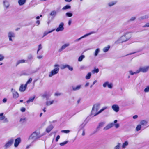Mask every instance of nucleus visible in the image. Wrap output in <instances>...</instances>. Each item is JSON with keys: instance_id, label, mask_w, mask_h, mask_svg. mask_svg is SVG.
Wrapping results in <instances>:
<instances>
[{"instance_id": "nucleus-1", "label": "nucleus", "mask_w": 149, "mask_h": 149, "mask_svg": "<svg viewBox=\"0 0 149 149\" xmlns=\"http://www.w3.org/2000/svg\"><path fill=\"white\" fill-rule=\"evenodd\" d=\"M100 103H97L93 105L91 112V115L93 116H95L107 108V107H103L98 112H97L98 110L100 107Z\"/></svg>"}, {"instance_id": "nucleus-2", "label": "nucleus", "mask_w": 149, "mask_h": 149, "mask_svg": "<svg viewBox=\"0 0 149 149\" xmlns=\"http://www.w3.org/2000/svg\"><path fill=\"white\" fill-rule=\"evenodd\" d=\"M43 135L40 134L39 131H36L33 132L29 136L28 140L33 142L36 140L38 139L41 137Z\"/></svg>"}, {"instance_id": "nucleus-3", "label": "nucleus", "mask_w": 149, "mask_h": 149, "mask_svg": "<svg viewBox=\"0 0 149 149\" xmlns=\"http://www.w3.org/2000/svg\"><path fill=\"white\" fill-rule=\"evenodd\" d=\"M59 65L57 64L54 65V69L50 72L49 74L48 77H51L54 75L57 74L59 70Z\"/></svg>"}, {"instance_id": "nucleus-4", "label": "nucleus", "mask_w": 149, "mask_h": 149, "mask_svg": "<svg viewBox=\"0 0 149 149\" xmlns=\"http://www.w3.org/2000/svg\"><path fill=\"white\" fill-rule=\"evenodd\" d=\"M14 141L13 138H11L7 141L3 146L4 149H8L13 144Z\"/></svg>"}, {"instance_id": "nucleus-5", "label": "nucleus", "mask_w": 149, "mask_h": 149, "mask_svg": "<svg viewBox=\"0 0 149 149\" xmlns=\"http://www.w3.org/2000/svg\"><path fill=\"white\" fill-rule=\"evenodd\" d=\"M149 69V66H146L143 67H140L138 69H137L138 73L141 72L143 73L147 72Z\"/></svg>"}, {"instance_id": "nucleus-6", "label": "nucleus", "mask_w": 149, "mask_h": 149, "mask_svg": "<svg viewBox=\"0 0 149 149\" xmlns=\"http://www.w3.org/2000/svg\"><path fill=\"white\" fill-rule=\"evenodd\" d=\"M118 121L117 120H115L113 122L111 123L108 124L106 127H105L104 128L103 130H107L109 129L112 127L114 126V123H116Z\"/></svg>"}, {"instance_id": "nucleus-7", "label": "nucleus", "mask_w": 149, "mask_h": 149, "mask_svg": "<svg viewBox=\"0 0 149 149\" xmlns=\"http://www.w3.org/2000/svg\"><path fill=\"white\" fill-rule=\"evenodd\" d=\"M127 41L126 40L125 36H124V35H123L115 42V43L118 44L119 43H123Z\"/></svg>"}, {"instance_id": "nucleus-8", "label": "nucleus", "mask_w": 149, "mask_h": 149, "mask_svg": "<svg viewBox=\"0 0 149 149\" xmlns=\"http://www.w3.org/2000/svg\"><path fill=\"white\" fill-rule=\"evenodd\" d=\"M8 36L9 38V41L12 42L13 41L12 38H14L15 36L14 32L12 31H9L8 33Z\"/></svg>"}, {"instance_id": "nucleus-9", "label": "nucleus", "mask_w": 149, "mask_h": 149, "mask_svg": "<svg viewBox=\"0 0 149 149\" xmlns=\"http://www.w3.org/2000/svg\"><path fill=\"white\" fill-rule=\"evenodd\" d=\"M3 113H0V120L3 121L4 123H8L9 120L7 118H6L5 116H3Z\"/></svg>"}, {"instance_id": "nucleus-10", "label": "nucleus", "mask_w": 149, "mask_h": 149, "mask_svg": "<svg viewBox=\"0 0 149 149\" xmlns=\"http://www.w3.org/2000/svg\"><path fill=\"white\" fill-rule=\"evenodd\" d=\"M113 86V84L111 83H110L108 81H106L104 82L103 84V86L104 88H106L107 86L110 89L112 88Z\"/></svg>"}, {"instance_id": "nucleus-11", "label": "nucleus", "mask_w": 149, "mask_h": 149, "mask_svg": "<svg viewBox=\"0 0 149 149\" xmlns=\"http://www.w3.org/2000/svg\"><path fill=\"white\" fill-rule=\"evenodd\" d=\"M64 23L62 22H61L60 23L58 27L56 29V31L58 32L60 31H63L64 29Z\"/></svg>"}, {"instance_id": "nucleus-12", "label": "nucleus", "mask_w": 149, "mask_h": 149, "mask_svg": "<svg viewBox=\"0 0 149 149\" xmlns=\"http://www.w3.org/2000/svg\"><path fill=\"white\" fill-rule=\"evenodd\" d=\"M94 33H95V32L94 31L91 32L89 33H87V34L84 35L83 36L81 37L80 38H79L77 39H76L74 41L75 42H78L81 39L84 38L86 37H87L90 35H91V34H94Z\"/></svg>"}, {"instance_id": "nucleus-13", "label": "nucleus", "mask_w": 149, "mask_h": 149, "mask_svg": "<svg viewBox=\"0 0 149 149\" xmlns=\"http://www.w3.org/2000/svg\"><path fill=\"white\" fill-rule=\"evenodd\" d=\"M11 91L12 93L13 98L16 99L19 97V94L18 93L15 89L12 88L11 89Z\"/></svg>"}, {"instance_id": "nucleus-14", "label": "nucleus", "mask_w": 149, "mask_h": 149, "mask_svg": "<svg viewBox=\"0 0 149 149\" xmlns=\"http://www.w3.org/2000/svg\"><path fill=\"white\" fill-rule=\"evenodd\" d=\"M21 139L19 137L16 139L15 140L14 143V146L16 148L17 147L19 143H21Z\"/></svg>"}, {"instance_id": "nucleus-15", "label": "nucleus", "mask_w": 149, "mask_h": 149, "mask_svg": "<svg viewBox=\"0 0 149 149\" xmlns=\"http://www.w3.org/2000/svg\"><path fill=\"white\" fill-rule=\"evenodd\" d=\"M112 109L115 112H118L119 110V107L117 104H113L111 106Z\"/></svg>"}, {"instance_id": "nucleus-16", "label": "nucleus", "mask_w": 149, "mask_h": 149, "mask_svg": "<svg viewBox=\"0 0 149 149\" xmlns=\"http://www.w3.org/2000/svg\"><path fill=\"white\" fill-rule=\"evenodd\" d=\"M127 40V41L129 40L132 37V34L130 32H127L125 33L124 35H123Z\"/></svg>"}, {"instance_id": "nucleus-17", "label": "nucleus", "mask_w": 149, "mask_h": 149, "mask_svg": "<svg viewBox=\"0 0 149 149\" xmlns=\"http://www.w3.org/2000/svg\"><path fill=\"white\" fill-rule=\"evenodd\" d=\"M70 44L69 43H67L64 44L59 49V52H61L64 49L67 47H68Z\"/></svg>"}, {"instance_id": "nucleus-18", "label": "nucleus", "mask_w": 149, "mask_h": 149, "mask_svg": "<svg viewBox=\"0 0 149 149\" xmlns=\"http://www.w3.org/2000/svg\"><path fill=\"white\" fill-rule=\"evenodd\" d=\"M82 86L81 85H78L76 86H72V90L74 91L79 90L81 89Z\"/></svg>"}, {"instance_id": "nucleus-19", "label": "nucleus", "mask_w": 149, "mask_h": 149, "mask_svg": "<svg viewBox=\"0 0 149 149\" xmlns=\"http://www.w3.org/2000/svg\"><path fill=\"white\" fill-rule=\"evenodd\" d=\"M3 3L4 7L6 9H8L10 6L9 1L7 0H4L3 2Z\"/></svg>"}, {"instance_id": "nucleus-20", "label": "nucleus", "mask_w": 149, "mask_h": 149, "mask_svg": "<svg viewBox=\"0 0 149 149\" xmlns=\"http://www.w3.org/2000/svg\"><path fill=\"white\" fill-rule=\"evenodd\" d=\"M27 86H26V84L25 85H24L23 84H22L19 88V90L21 92H24V91L26 89V88Z\"/></svg>"}, {"instance_id": "nucleus-21", "label": "nucleus", "mask_w": 149, "mask_h": 149, "mask_svg": "<svg viewBox=\"0 0 149 149\" xmlns=\"http://www.w3.org/2000/svg\"><path fill=\"white\" fill-rule=\"evenodd\" d=\"M110 48V46L109 45H108L103 48L102 51L104 52H106L108 51Z\"/></svg>"}, {"instance_id": "nucleus-22", "label": "nucleus", "mask_w": 149, "mask_h": 149, "mask_svg": "<svg viewBox=\"0 0 149 149\" xmlns=\"http://www.w3.org/2000/svg\"><path fill=\"white\" fill-rule=\"evenodd\" d=\"M26 2V0H18V3L20 6L24 5Z\"/></svg>"}, {"instance_id": "nucleus-23", "label": "nucleus", "mask_w": 149, "mask_h": 149, "mask_svg": "<svg viewBox=\"0 0 149 149\" xmlns=\"http://www.w3.org/2000/svg\"><path fill=\"white\" fill-rule=\"evenodd\" d=\"M100 52V49L99 48H97L95 51L94 55L95 56H96Z\"/></svg>"}, {"instance_id": "nucleus-24", "label": "nucleus", "mask_w": 149, "mask_h": 149, "mask_svg": "<svg viewBox=\"0 0 149 149\" xmlns=\"http://www.w3.org/2000/svg\"><path fill=\"white\" fill-rule=\"evenodd\" d=\"M53 127L52 125L49 126L46 129V131L47 133H49L53 128Z\"/></svg>"}, {"instance_id": "nucleus-25", "label": "nucleus", "mask_w": 149, "mask_h": 149, "mask_svg": "<svg viewBox=\"0 0 149 149\" xmlns=\"http://www.w3.org/2000/svg\"><path fill=\"white\" fill-rule=\"evenodd\" d=\"M35 96H34L30 98L29 99L26 101L27 103H29L30 102H32L35 98Z\"/></svg>"}, {"instance_id": "nucleus-26", "label": "nucleus", "mask_w": 149, "mask_h": 149, "mask_svg": "<svg viewBox=\"0 0 149 149\" xmlns=\"http://www.w3.org/2000/svg\"><path fill=\"white\" fill-rule=\"evenodd\" d=\"M54 30H55V29H54L51 31H45L43 33V35L42 37H45V36H46V35H47L49 33L52 32Z\"/></svg>"}, {"instance_id": "nucleus-27", "label": "nucleus", "mask_w": 149, "mask_h": 149, "mask_svg": "<svg viewBox=\"0 0 149 149\" xmlns=\"http://www.w3.org/2000/svg\"><path fill=\"white\" fill-rule=\"evenodd\" d=\"M85 58V55H81L79 58L78 59V61H79L81 62Z\"/></svg>"}, {"instance_id": "nucleus-28", "label": "nucleus", "mask_w": 149, "mask_h": 149, "mask_svg": "<svg viewBox=\"0 0 149 149\" xmlns=\"http://www.w3.org/2000/svg\"><path fill=\"white\" fill-rule=\"evenodd\" d=\"M57 13V12L56 10H53L51 12L50 15L51 16L55 17Z\"/></svg>"}, {"instance_id": "nucleus-29", "label": "nucleus", "mask_w": 149, "mask_h": 149, "mask_svg": "<svg viewBox=\"0 0 149 149\" xmlns=\"http://www.w3.org/2000/svg\"><path fill=\"white\" fill-rule=\"evenodd\" d=\"M54 101V100L52 101H47L46 102V105L49 106L53 104Z\"/></svg>"}, {"instance_id": "nucleus-30", "label": "nucleus", "mask_w": 149, "mask_h": 149, "mask_svg": "<svg viewBox=\"0 0 149 149\" xmlns=\"http://www.w3.org/2000/svg\"><path fill=\"white\" fill-rule=\"evenodd\" d=\"M140 123V125H146L147 123V122L145 120H142L141 121Z\"/></svg>"}, {"instance_id": "nucleus-31", "label": "nucleus", "mask_w": 149, "mask_h": 149, "mask_svg": "<svg viewBox=\"0 0 149 149\" xmlns=\"http://www.w3.org/2000/svg\"><path fill=\"white\" fill-rule=\"evenodd\" d=\"M139 71H138L137 70H136V72H133L132 70H130L129 71V73L131 75H133L134 74H136L138 73Z\"/></svg>"}, {"instance_id": "nucleus-32", "label": "nucleus", "mask_w": 149, "mask_h": 149, "mask_svg": "<svg viewBox=\"0 0 149 149\" xmlns=\"http://www.w3.org/2000/svg\"><path fill=\"white\" fill-rule=\"evenodd\" d=\"M128 143L127 141H125L124 143L123 144L122 146V148L123 149L125 148L126 147L128 146Z\"/></svg>"}, {"instance_id": "nucleus-33", "label": "nucleus", "mask_w": 149, "mask_h": 149, "mask_svg": "<svg viewBox=\"0 0 149 149\" xmlns=\"http://www.w3.org/2000/svg\"><path fill=\"white\" fill-rule=\"evenodd\" d=\"M117 3V1H113L109 2L108 3V5L109 6H111L115 5Z\"/></svg>"}, {"instance_id": "nucleus-34", "label": "nucleus", "mask_w": 149, "mask_h": 149, "mask_svg": "<svg viewBox=\"0 0 149 149\" xmlns=\"http://www.w3.org/2000/svg\"><path fill=\"white\" fill-rule=\"evenodd\" d=\"M91 75V72L88 73L85 77V78L87 79H88L90 78Z\"/></svg>"}, {"instance_id": "nucleus-35", "label": "nucleus", "mask_w": 149, "mask_h": 149, "mask_svg": "<svg viewBox=\"0 0 149 149\" xmlns=\"http://www.w3.org/2000/svg\"><path fill=\"white\" fill-rule=\"evenodd\" d=\"M71 8V7L69 5H67L63 8L62 10H65L68 9H70Z\"/></svg>"}, {"instance_id": "nucleus-36", "label": "nucleus", "mask_w": 149, "mask_h": 149, "mask_svg": "<svg viewBox=\"0 0 149 149\" xmlns=\"http://www.w3.org/2000/svg\"><path fill=\"white\" fill-rule=\"evenodd\" d=\"M26 60L23 59L19 60L17 61V65L19 64L20 63H24L26 62Z\"/></svg>"}, {"instance_id": "nucleus-37", "label": "nucleus", "mask_w": 149, "mask_h": 149, "mask_svg": "<svg viewBox=\"0 0 149 149\" xmlns=\"http://www.w3.org/2000/svg\"><path fill=\"white\" fill-rule=\"evenodd\" d=\"M121 145V143H118L116 146L114 148V149H120V146Z\"/></svg>"}, {"instance_id": "nucleus-38", "label": "nucleus", "mask_w": 149, "mask_h": 149, "mask_svg": "<svg viewBox=\"0 0 149 149\" xmlns=\"http://www.w3.org/2000/svg\"><path fill=\"white\" fill-rule=\"evenodd\" d=\"M65 15L68 17H70L72 16L73 14L70 12H67L66 13Z\"/></svg>"}, {"instance_id": "nucleus-39", "label": "nucleus", "mask_w": 149, "mask_h": 149, "mask_svg": "<svg viewBox=\"0 0 149 149\" xmlns=\"http://www.w3.org/2000/svg\"><path fill=\"white\" fill-rule=\"evenodd\" d=\"M86 123H83L81 124L79 126V128L80 130L83 129L85 126Z\"/></svg>"}, {"instance_id": "nucleus-40", "label": "nucleus", "mask_w": 149, "mask_h": 149, "mask_svg": "<svg viewBox=\"0 0 149 149\" xmlns=\"http://www.w3.org/2000/svg\"><path fill=\"white\" fill-rule=\"evenodd\" d=\"M105 124V123L104 122H101L99 123V125L97 127V129L99 128L102 127H103L104 124Z\"/></svg>"}, {"instance_id": "nucleus-41", "label": "nucleus", "mask_w": 149, "mask_h": 149, "mask_svg": "<svg viewBox=\"0 0 149 149\" xmlns=\"http://www.w3.org/2000/svg\"><path fill=\"white\" fill-rule=\"evenodd\" d=\"M38 48L37 51V54H38L39 51L42 48V46L41 44H40L38 46Z\"/></svg>"}, {"instance_id": "nucleus-42", "label": "nucleus", "mask_w": 149, "mask_h": 149, "mask_svg": "<svg viewBox=\"0 0 149 149\" xmlns=\"http://www.w3.org/2000/svg\"><path fill=\"white\" fill-rule=\"evenodd\" d=\"M99 71V70L97 68L96 69H94L92 71V72L94 74L95 73H97Z\"/></svg>"}, {"instance_id": "nucleus-43", "label": "nucleus", "mask_w": 149, "mask_h": 149, "mask_svg": "<svg viewBox=\"0 0 149 149\" xmlns=\"http://www.w3.org/2000/svg\"><path fill=\"white\" fill-rule=\"evenodd\" d=\"M141 125H140V124L138 125H137V126L136 128V130L137 131H139L141 130Z\"/></svg>"}, {"instance_id": "nucleus-44", "label": "nucleus", "mask_w": 149, "mask_h": 149, "mask_svg": "<svg viewBox=\"0 0 149 149\" xmlns=\"http://www.w3.org/2000/svg\"><path fill=\"white\" fill-rule=\"evenodd\" d=\"M32 79L31 78H30L25 84L26 86H27V84L30 83L32 82Z\"/></svg>"}, {"instance_id": "nucleus-45", "label": "nucleus", "mask_w": 149, "mask_h": 149, "mask_svg": "<svg viewBox=\"0 0 149 149\" xmlns=\"http://www.w3.org/2000/svg\"><path fill=\"white\" fill-rule=\"evenodd\" d=\"M68 141H66L60 143V145L61 146H63L67 144L68 143Z\"/></svg>"}, {"instance_id": "nucleus-46", "label": "nucleus", "mask_w": 149, "mask_h": 149, "mask_svg": "<svg viewBox=\"0 0 149 149\" xmlns=\"http://www.w3.org/2000/svg\"><path fill=\"white\" fill-rule=\"evenodd\" d=\"M67 68L70 71H72L73 70V68L72 67L68 65Z\"/></svg>"}, {"instance_id": "nucleus-47", "label": "nucleus", "mask_w": 149, "mask_h": 149, "mask_svg": "<svg viewBox=\"0 0 149 149\" xmlns=\"http://www.w3.org/2000/svg\"><path fill=\"white\" fill-rule=\"evenodd\" d=\"M4 59V56L3 55L0 54V61H3Z\"/></svg>"}, {"instance_id": "nucleus-48", "label": "nucleus", "mask_w": 149, "mask_h": 149, "mask_svg": "<svg viewBox=\"0 0 149 149\" xmlns=\"http://www.w3.org/2000/svg\"><path fill=\"white\" fill-rule=\"evenodd\" d=\"M26 121V118H21L20 120V121L22 123Z\"/></svg>"}, {"instance_id": "nucleus-49", "label": "nucleus", "mask_w": 149, "mask_h": 149, "mask_svg": "<svg viewBox=\"0 0 149 149\" xmlns=\"http://www.w3.org/2000/svg\"><path fill=\"white\" fill-rule=\"evenodd\" d=\"M70 131L69 130H62L61 131V132L62 133H68L70 132Z\"/></svg>"}, {"instance_id": "nucleus-50", "label": "nucleus", "mask_w": 149, "mask_h": 149, "mask_svg": "<svg viewBox=\"0 0 149 149\" xmlns=\"http://www.w3.org/2000/svg\"><path fill=\"white\" fill-rule=\"evenodd\" d=\"M144 91L145 92H149V86H147V87L144 89Z\"/></svg>"}, {"instance_id": "nucleus-51", "label": "nucleus", "mask_w": 149, "mask_h": 149, "mask_svg": "<svg viewBox=\"0 0 149 149\" xmlns=\"http://www.w3.org/2000/svg\"><path fill=\"white\" fill-rule=\"evenodd\" d=\"M149 17V16L148 15H145L142 16L141 17V18L143 19H147Z\"/></svg>"}, {"instance_id": "nucleus-52", "label": "nucleus", "mask_w": 149, "mask_h": 149, "mask_svg": "<svg viewBox=\"0 0 149 149\" xmlns=\"http://www.w3.org/2000/svg\"><path fill=\"white\" fill-rule=\"evenodd\" d=\"M86 67L84 65H81L80 68L81 70L86 69Z\"/></svg>"}, {"instance_id": "nucleus-53", "label": "nucleus", "mask_w": 149, "mask_h": 149, "mask_svg": "<svg viewBox=\"0 0 149 149\" xmlns=\"http://www.w3.org/2000/svg\"><path fill=\"white\" fill-rule=\"evenodd\" d=\"M67 64H65L62 65L61 68V69H65L66 68H67Z\"/></svg>"}, {"instance_id": "nucleus-54", "label": "nucleus", "mask_w": 149, "mask_h": 149, "mask_svg": "<svg viewBox=\"0 0 149 149\" xmlns=\"http://www.w3.org/2000/svg\"><path fill=\"white\" fill-rule=\"evenodd\" d=\"M136 19V17H131L129 20L130 21H132Z\"/></svg>"}, {"instance_id": "nucleus-55", "label": "nucleus", "mask_w": 149, "mask_h": 149, "mask_svg": "<svg viewBox=\"0 0 149 149\" xmlns=\"http://www.w3.org/2000/svg\"><path fill=\"white\" fill-rule=\"evenodd\" d=\"M114 126L116 128H118L120 126L119 124L118 123H114Z\"/></svg>"}, {"instance_id": "nucleus-56", "label": "nucleus", "mask_w": 149, "mask_h": 149, "mask_svg": "<svg viewBox=\"0 0 149 149\" xmlns=\"http://www.w3.org/2000/svg\"><path fill=\"white\" fill-rule=\"evenodd\" d=\"M28 58L29 59H31L33 58V56L31 54H29L28 56Z\"/></svg>"}, {"instance_id": "nucleus-57", "label": "nucleus", "mask_w": 149, "mask_h": 149, "mask_svg": "<svg viewBox=\"0 0 149 149\" xmlns=\"http://www.w3.org/2000/svg\"><path fill=\"white\" fill-rule=\"evenodd\" d=\"M61 95V93H56L54 94V95L55 96H60Z\"/></svg>"}, {"instance_id": "nucleus-58", "label": "nucleus", "mask_w": 149, "mask_h": 149, "mask_svg": "<svg viewBox=\"0 0 149 149\" xmlns=\"http://www.w3.org/2000/svg\"><path fill=\"white\" fill-rule=\"evenodd\" d=\"M21 111L22 112H24L26 110V109L24 107H22L21 109Z\"/></svg>"}, {"instance_id": "nucleus-59", "label": "nucleus", "mask_w": 149, "mask_h": 149, "mask_svg": "<svg viewBox=\"0 0 149 149\" xmlns=\"http://www.w3.org/2000/svg\"><path fill=\"white\" fill-rule=\"evenodd\" d=\"M143 27H149V23H146L145 25L143 26Z\"/></svg>"}, {"instance_id": "nucleus-60", "label": "nucleus", "mask_w": 149, "mask_h": 149, "mask_svg": "<svg viewBox=\"0 0 149 149\" xmlns=\"http://www.w3.org/2000/svg\"><path fill=\"white\" fill-rule=\"evenodd\" d=\"M60 137V136L59 135H58L57 136L56 139V142H57L58 140V139H59Z\"/></svg>"}, {"instance_id": "nucleus-61", "label": "nucleus", "mask_w": 149, "mask_h": 149, "mask_svg": "<svg viewBox=\"0 0 149 149\" xmlns=\"http://www.w3.org/2000/svg\"><path fill=\"white\" fill-rule=\"evenodd\" d=\"M42 55H40L37 56V58L38 59H41L42 58Z\"/></svg>"}, {"instance_id": "nucleus-62", "label": "nucleus", "mask_w": 149, "mask_h": 149, "mask_svg": "<svg viewBox=\"0 0 149 149\" xmlns=\"http://www.w3.org/2000/svg\"><path fill=\"white\" fill-rule=\"evenodd\" d=\"M71 23H72V21L71 20H69V21H68V24L69 26H70L71 25Z\"/></svg>"}, {"instance_id": "nucleus-63", "label": "nucleus", "mask_w": 149, "mask_h": 149, "mask_svg": "<svg viewBox=\"0 0 149 149\" xmlns=\"http://www.w3.org/2000/svg\"><path fill=\"white\" fill-rule=\"evenodd\" d=\"M7 100L6 98H4L3 100V103H6L7 102Z\"/></svg>"}, {"instance_id": "nucleus-64", "label": "nucleus", "mask_w": 149, "mask_h": 149, "mask_svg": "<svg viewBox=\"0 0 149 149\" xmlns=\"http://www.w3.org/2000/svg\"><path fill=\"white\" fill-rule=\"evenodd\" d=\"M137 118L138 116L136 115L134 116L133 117V118L134 119H136Z\"/></svg>"}]
</instances>
